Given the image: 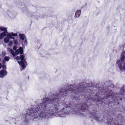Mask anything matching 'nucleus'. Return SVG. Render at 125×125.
Instances as JSON below:
<instances>
[{"label": "nucleus", "mask_w": 125, "mask_h": 125, "mask_svg": "<svg viewBox=\"0 0 125 125\" xmlns=\"http://www.w3.org/2000/svg\"><path fill=\"white\" fill-rule=\"evenodd\" d=\"M18 50L21 54H22L23 53V50L22 47H20L19 49Z\"/></svg>", "instance_id": "obj_13"}, {"label": "nucleus", "mask_w": 125, "mask_h": 125, "mask_svg": "<svg viewBox=\"0 0 125 125\" xmlns=\"http://www.w3.org/2000/svg\"><path fill=\"white\" fill-rule=\"evenodd\" d=\"M125 58L124 56L123 55L122 56L121 58V61H123Z\"/></svg>", "instance_id": "obj_21"}, {"label": "nucleus", "mask_w": 125, "mask_h": 125, "mask_svg": "<svg viewBox=\"0 0 125 125\" xmlns=\"http://www.w3.org/2000/svg\"><path fill=\"white\" fill-rule=\"evenodd\" d=\"M2 67L4 69H5L6 68V66L5 65H3L2 66Z\"/></svg>", "instance_id": "obj_25"}, {"label": "nucleus", "mask_w": 125, "mask_h": 125, "mask_svg": "<svg viewBox=\"0 0 125 125\" xmlns=\"http://www.w3.org/2000/svg\"><path fill=\"white\" fill-rule=\"evenodd\" d=\"M79 89H80V88H79H79H78V89H79Z\"/></svg>", "instance_id": "obj_29"}, {"label": "nucleus", "mask_w": 125, "mask_h": 125, "mask_svg": "<svg viewBox=\"0 0 125 125\" xmlns=\"http://www.w3.org/2000/svg\"><path fill=\"white\" fill-rule=\"evenodd\" d=\"M7 73V72L6 70H2L0 71V74L2 76H5Z\"/></svg>", "instance_id": "obj_9"}, {"label": "nucleus", "mask_w": 125, "mask_h": 125, "mask_svg": "<svg viewBox=\"0 0 125 125\" xmlns=\"http://www.w3.org/2000/svg\"><path fill=\"white\" fill-rule=\"evenodd\" d=\"M59 93L54 95L52 99L46 98L42 103L30 110H28L26 113L23 115V118L26 122L30 119V116L34 118L38 117H45L48 114L56 116L61 114L68 115L71 112H76V104H73L71 102H66L62 104L58 103L59 98L73 94L72 98L76 100V87L74 85H69L67 89L62 88L59 91Z\"/></svg>", "instance_id": "obj_1"}, {"label": "nucleus", "mask_w": 125, "mask_h": 125, "mask_svg": "<svg viewBox=\"0 0 125 125\" xmlns=\"http://www.w3.org/2000/svg\"><path fill=\"white\" fill-rule=\"evenodd\" d=\"M105 98H103L100 97L98 96L97 98H96L95 100V101L99 103H101L100 104H103L104 103V104L105 103V102H104V100L105 99Z\"/></svg>", "instance_id": "obj_5"}, {"label": "nucleus", "mask_w": 125, "mask_h": 125, "mask_svg": "<svg viewBox=\"0 0 125 125\" xmlns=\"http://www.w3.org/2000/svg\"><path fill=\"white\" fill-rule=\"evenodd\" d=\"M19 36L20 38L22 40H24L25 37V36L24 34H19Z\"/></svg>", "instance_id": "obj_12"}, {"label": "nucleus", "mask_w": 125, "mask_h": 125, "mask_svg": "<svg viewBox=\"0 0 125 125\" xmlns=\"http://www.w3.org/2000/svg\"><path fill=\"white\" fill-rule=\"evenodd\" d=\"M1 63H0V69L1 68Z\"/></svg>", "instance_id": "obj_27"}, {"label": "nucleus", "mask_w": 125, "mask_h": 125, "mask_svg": "<svg viewBox=\"0 0 125 125\" xmlns=\"http://www.w3.org/2000/svg\"><path fill=\"white\" fill-rule=\"evenodd\" d=\"M12 44V42L11 41H10L9 43V45L10 46H11Z\"/></svg>", "instance_id": "obj_23"}, {"label": "nucleus", "mask_w": 125, "mask_h": 125, "mask_svg": "<svg viewBox=\"0 0 125 125\" xmlns=\"http://www.w3.org/2000/svg\"><path fill=\"white\" fill-rule=\"evenodd\" d=\"M7 33L5 32H3L0 34V39H2L6 35Z\"/></svg>", "instance_id": "obj_10"}, {"label": "nucleus", "mask_w": 125, "mask_h": 125, "mask_svg": "<svg viewBox=\"0 0 125 125\" xmlns=\"http://www.w3.org/2000/svg\"><path fill=\"white\" fill-rule=\"evenodd\" d=\"M78 11H79V13L80 12H81V11L79 10H78Z\"/></svg>", "instance_id": "obj_28"}, {"label": "nucleus", "mask_w": 125, "mask_h": 125, "mask_svg": "<svg viewBox=\"0 0 125 125\" xmlns=\"http://www.w3.org/2000/svg\"><path fill=\"white\" fill-rule=\"evenodd\" d=\"M9 41V38H8L6 37L4 39V42L6 43H8Z\"/></svg>", "instance_id": "obj_14"}, {"label": "nucleus", "mask_w": 125, "mask_h": 125, "mask_svg": "<svg viewBox=\"0 0 125 125\" xmlns=\"http://www.w3.org/2000/svg\"><path fill=\"white\" fill-rule=\"evenodd\" d=\"M17 47L16 46H14L13 48V50H16L17 49Z\"/></svg>", "instance_id": "obj_24"}, {"label": "nucleus", "mask_w": 125, "mask_h": 125, "mask_svg": "<svg viewBox=\"0 0 125 125\" xmlns=\"http://www.w3.org/2000/svg\"><path fill=\"white\" fill-rule=\"evenodd\" d=\"M93 111V112L90 113V114L92 117H93L97 121H98L99 119H98V117L96 116V112H97V110H94Z\"/></svg>", "instance_id": "obj_6"}, {"label": "nucleus", "mask_w": 125, "mask_h": 125, "mask_svg": "<svg viewBox=\"0 0 125 125\" xmlns=\"http://www.w3.org/2000/svg\"><path fill=\"white\" fill-rule=\"evenodd\" d=\"M10 52L13 56H14L16 55L14 51L12 49H11L10 50Z\"/></svg>", "instance_id": "obj_15"}, {"label": "nucleus", "mask_w": 125, "mask_h": 125, "mask_svg": "<svg viewBox=\"0 0 125 125\" xmlns=\"http://www.w3.org/2000/svg\"><path fill=\"white\" fill-rule=\"evenodd\" d=\"M119 68L120 70H122V67L121 65L120 64H119L118 65Z\"/></svg>", "instance_id": "obj_19"}, {"label": "nucleus", "mask_w": 125, "mask_h": 125, "mask_svg": "<svg viewBox=\"0 0 125 125\" xmlns=\"http://www.w3.org/2000/svg\"><path fill=\"white\" fill-rule=\"evenodd\" d=\"M25 42L26 43H27V41L26 40V39H25Z\"/></svg>", "instance_id": "obj_26"}, {"label": "nucleus", "mask_w": 125, "mask_h": 125, "mask_svg": "<svg viewBox=\"0 0 125 125\" xmlns=\"http://www.w3.org/2000/svg\"><path fill=\"white\" fill-rule=\"evenodd\" d=\"M0 77H2V76H0Z\"/></svg>", "instance_id": "obj_31"}, {"label": "nucleus", "mask_w": 125, "mask_h": 125, "mask_svg": "<svg viewBox=\"0 0 125 125\" xmlns=\"http://www.w3.org/2000/svg\"><path fill=\"white\" fill-rule=\"evenodd\" d=\"M14 44L16 45H17L18 43V42L16 40H15L14 41Z\"/></svg>", "instance_id": "obj_20"}, {"label": "nucleus", "mask_w": 125, "mask_h": 125, "mask_svg": "<svg viewBox=\"0 0 125 125\" xmlns=\"http://www.w3.org/2000/svg\"><path fill=\"white\" fill-rule=\"evenodd\" d=\"M78 10H77L76 12L75 13V16H74V17H75V18L77 17H78L77 16L78 15Z\"/></svg>", "instance_id": "obj_17"}, {"label": "nucleus", "mask_w": 125, "mask_h": 125, "mask_svg": "<svg viewBox=\"0 0 125 125\" xmlns=\"http://www.w3.org/2000/svg\"><path fill=\"white\" fill-rule=\"evenodd\" d=\"M10 59V57L9 56H6L4 57V59L6 61H8Z\"/></svg>", "instance_id": "obj_16"}, {"label": "nucleus", "mask_w": 125, "mask_h": 125, "mask_svg": "<svg viewBox=\"0 0 125 125\" xmlns=\"http://www.w3.org/2000/svg\"><path fill=\"white\" fill-rule=\"evenodd\" d=\"M107 117V122L108 125H121L120 123L122 122L123 117L121 115L119 114L117 115L116 122L114 121L113 118L111 116L108 115Z\"/></svg>", "instance_id": "obj_2"}, {"label": "nucleus", "mask_w": 125, "mask_h": 125, "mask_svg": "<svg viewBox=\"0 0 125 125\" xmlns=\"http://www.w3.org/2000/svg\"><path fill=\"white\" fill-rule=\"evenodd\" d=\"M17 35V33H9L7 35V36L8 37H9L10 38H11V39H14V37H12V36H16Z\"/></svg>", "instance_id": "obj_8"}, {"label": "nucleus", "mask_w": 125, "mask_h": 125, "mask_svg": "<svg viewBox=\"0 0 125 125\" xmlns=\"http://www.w3.org/2000/svg\"><path fill=\"white\" fill-rule=\"evenodd\" d=\"M0 29L2 31H4V32L7 33L8 32L7 30V29L3 27H0Z\"/></svg>", "instance_id": "obj_11"}, {"label": "nucleus", "mask_w": 125, "mask_h": 125, "mask_svg": "<svg viewBox=\"0 0 125 125\" xmlns=\"http://www.w3.org/2000/svg\"><path fill=\"white\" fill-rule=\"evenodd\" d=\"M88 108V106L87 105L86 103L83 104L80 108V110L83 112H84V111L87 109Z\"/></svg>", "instance_id": "obj_7"}, {"label": "nucleus", "mask_w": 125, "mask_h": 125, "mask_svg": "<svg viewBox=\"0 0 125 125\" xmlns=\"http://www.w3.org/2000/svg\"><path fill=\"white\" fill-rule=\"evenodd\" d=\"M20 56H17L15 58L17 60H20Z\"/></svg>", "instance_id": "obj_22"}, {"label": "nucleus", "mask_w": 125, "mask_h": 125, "mask_svg": "<svg viewBox=\"0 0 125 125\" xmlns=\"http://www.w3.org/2000/svg\"><path fill=\"white\" fill-rule=\"evenodd\" d=\"M114 94L112 91L111 90L105 93V94L107 95V99L108 100V101L107 102H106V103L110 104L114 102L115 98L114 95Z\"/></svg>", "instance_id": "obj_3"}, {"label": "nucleus", "mask_w": 125, "mask_h": 125, "mask_svg": "<svg viewBox=\"0 0 125 125\" xmlns=\"http://www.w3.org/2000/svg\"><path fill=\"white\" fill-rule=\"evenodd\" d=\"M19 53H20L18 50H17L16 51L15 53L16 54V55H18Z\"/></svg>", "instance_id": "obj_18"}, {"label": "nucleus", "mask_w": 125, "mask_h": 125, "mask_svg": "<svg viewBox=\"0 0 125 125\" xmlns=\"http://www.w3.org/2000/svg\"><path fill=\"white\" fill-rule=\"evenodd\" d=\"M20 58L21 60V62L18 61V62L19 64L21 65L22 69H24L26 67L25 66L24 62H25L26 63H27V62L25 61V59H24V56L22 54L21 55Z\"/></svg>", "instance_id": "obj_4"}, {"label": "nucleus", "mask_w": 125, "mask_h": 125, "mask_svg": "<svg viewBox=\"0 0 125 125\" xmlns=\"http://www.w3.org/2000/svg\"><path fill=\"white\" fill-rule=\"evenodd\" d=\"M124 69L125 70V67H124Z\"/></svg>", "instance_id": "obj_30"}]
</instances>
